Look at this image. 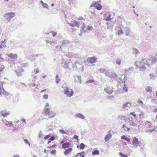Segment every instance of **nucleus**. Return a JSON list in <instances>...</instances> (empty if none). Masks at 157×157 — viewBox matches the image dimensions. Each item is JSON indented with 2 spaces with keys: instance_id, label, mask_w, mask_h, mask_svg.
<instances>
[{
  "instance_id": "nucleus-1",
  "label": "nucleus",
  "mask_w": 157,
  "mask_h": 157,
  "mask_svg": "<svg viewBox=\"0 0 157 157\" xmlns=\"http://www.w3.org/2000/svg\"><path fill=\"white\" fill-rule=\"evenodd\" d=\"M145 60V59H142L140 62H135L134 64L136 66L137 68H139L140 71H143L146 69V67L145 66L146 63Z\"/></svg>"
},
{
  "instance_id": "nucleus-2",
  "label": "nucleus",
  "mask_w": 157,
  "mask_h": 157,
  "mask_svg": "<svg viewBox=\"0 0 157 157\" xmlns=\"http://www.w3.org/2000/svg\"><path fill=\"white\" fill-rule=\"evenodd\" d=\"M15 16V14L14 13L9 12L6 13L4 16L6 19H7V21L10 22L11 18L14 17Z\"/></svg>"
},
{
  "instance_id": "nucleus-3",
  "label": "nucleus",
  "mask_w": 157,
  "mask_h": 157,
  "mask_svg": "<svg viewBox=\"0 0 157 157\" xmlns=\"http://www.w3.org/2000/svg\"><path fill=\"white\" fill-rule=\"evenodd\" d=\"M70 90L71 91H70V93L69 94V90L68 87L67 86L64 87V94L67 95V96L69 97H72L74 94V92L71 89Z\"/></svg>"
},
{
  "instance_id": "nucleus-4",
  "label": "nucleus",
  "mask_w": 157,
  "mask_h": 157,
  "mask_svg": "<svg viewBox=\"0 0 157 157\" xmlns=\"http://www.w3.org/2000/svg\"><path fill=\"white\" fill-rule=\"evenodd\" d=\"M156 59H155L151 58V59H145V62L146 65L147 66H150V65L155 63L156 62Z\"/></svg>"
},
{
  "instance_id": "nucleus-5",
  "label": "nucleus",
  "mask_w": 157,
  "mask_h": 157,
  "mask_svg": "<svg viewBox=\"0 0 157 157\" xmlns=\"http://www.w3.org/2000/svg\"><path fill=\"white\" fill-rule=\"evenodd\" d=\"M132 143V144L136 147H137L138 146H140L141 144V143L138 140V139L135 136L133 137Z\"/></svg>"
},
{
  "instance_id": "nucleus-6",
  "label": "nucleus",
  "mask_w": 157,
  "mask_h": 157,
  "mask_svg": "<svg viewBox=\"0 0 157 157\" xmlns=\"http://www.w3.org/2000/svg\"><path fill=\"white\" fill-rule=\"evenodd\" d=\"M97 59V58L95 56H93L91 57L88 58L87 60L90 63H93L95 62Z\"/></svg>"
},
{
  "instance_id": "nucleus-7",
  "label": "nucleus",
  "mask_w": 157,
  "mask_h": 157,
  "mask_svg": "<svg viewBox=\"0 0 157 157\" xmlns=\"http://www.w3.org/2000/svg\"><path fill=\"white\" fill-rule=\"evenodd\" d=\"M76 68L77 69H80L81 68V72H82L84 71V66L81 64L78 61H77V65Z\"/></svg>"
},
{
  "instance_id": "nucleus-8",
  "label": "nucleus",
  "mask_w": 157,
  "mask_h": 157,
  "mask_svg": "<svg viewBox=\"0 0 157 157\" xmlns=\"http://www.w3.org/2000/svg\"><path fill=\"white\" fill-rule=\"evenodd\" d=\"M112 137V135L110 133V132H108V134L105 136V137L104 140L105 142L108 141Z\"/></svg>"
},
{
  "instance_id": "nucleus-9",
  "label": "nucleus",
  "mask_w": 157,
  "mask_h": 157,
  "mask_svg": "<svg viewBox=\"0 0 157 157\" xmlns=\"http://www.w3.org/2000/svg\"><path fill=\"white\" fill-rule=\"evenodd\" d=\"M6 111V110H2V111L0 112V114L2 116L4 117H6L9 114L10 112H5Z\"/></svg>"
},
{
  "instance_id": "nucleus-10",
  "label": "nucleus",
  "mask_w": 157,
  "mask_h": 157,
  "mask_svg": "<svg viewBox=\"0 0 157 157\" xmlns=\"http://www.w3.org/2000/svg\"><path fill=\"white\" fill-rule=\"evenodd\" d=\"M104 91L106 93L109 94H112L113 91V90L110 88H105Z\"/></svg>"
},
{
  "instance_id": "nucleus-11",
  "label": "nucleus",
  "mask_w": 157,
  "mask_h": 157,
  "mask_svg": "<svg viewBox=\"0 0 157 157\" xmlns=\"http://www.w3.org/2000/svg\"><path fill=\"white\" fill-rule=\"evenodd\" d=\"M71 145V144L69 143H65L62 145V148L65 149L69 148Z\"/></svg>"
},
{
  "instance_id": "nucleus-12",
  "label": "nucleus",
  "mask_w": 157,
  "mask_h": 157,
  "mask_svg": "<svg viewBox=\"0 0 157 157\" xmlns=\"http://www.w3.org/2000/svg\"><path fill=\"white\" fill-rule=\"evenodd\" d=\"M124 31L126 32L125 35L128 36L129 35L131 30L128 27H125V28Z\"/></svg>"
},
{
  "instance_id": "nucleus-13",
  "label": "nucleus",
  "mask_w": 157,
  "mask_h": 157,
  "mask_svg": "<svg viewBox=\"0 0 157 157\" xmlns=\"http://www.w3.org/2000/svg\"><path fill=\"white\" fill-rule=\"evenodd\" d=\"M75 117H78L82 119H84L85 117L84 115L80 113H77L75 116Z\"/></svg>"
},
{
  "instance_id": "nucleus-14",
  "label": "nucleus",
  "mask_w": 157,
  "mask_h": 157,
  "mask_svg": "<svg viewBox=\"0 0 157 157\" xmlns=\"http://www.w3.org/2000/svg\"><path fill=\"white\" fill-rule=\"evenodd\" d=\"M7 56L12 59H16L17 58V54H13L12 53H10Z\"/></svg>"
},
{
  "instance_id": "nucleus-15",
  "label": "nucleus",
  "mask_w": 157,
  "mask_h": 157,
  "mask_svg": "<svg viewBox=\"0 0 157 157\" xmlns=\"http://www.w3.org/2000/svg\"><path fill=\"white\" fill-rule=\"evenodd\" d=\"M130 119H132V118L131 117H129L128 119V122L129 124V125L131 126H135L136 125V123H134L132 120H130Z\"/></svg>"
},
{
  "instance_id": "nucleus-16",
  "label": "nucleus",
  "mask_w": 157,
  "mask_h": 157,
  "mask_svg": "<svg viewBox=\"0 0 157 157\" xmlns=\"http://www.w3.org/2000/svg\"><path fill=\"white\" fill-rule=\"evenodd\" d=\"M131 106V104L129 102H127L123 105V108L125 109L126 107L130 108Z\"/></svg>"
},
{
  "instance_id": "nucleus-17",
  "label": "nucleus",
  "mask_w": 157,
  "mask_h": 157,
  "mask_svg": "<svg viewBox=\"0 0 157 157\" xmlns=\"http://www.w3.org/2000/svg\"><path fill=\"white\" fill-rule=\"evenodd\" d=\"M72 150V148H70L66 150L64 152V154L65 155H68Z\"/></svg>"
},
{
  "instance_id": "nucleus-18",
  "label": "nucleus",
  "mask_w": 157,
  "mask_h": 157,
  "mask_svg": "<svg viewBox=\"0 0 157 157\" xmlns=\"http://www.w3.org/2000/svg\"><path fill=\"white\" fill-rule=\"evenodd\" d=\"M56 115V114L55 113L51 111L49 113H48V114L47 115H48V117L50 118H52L54 117Z\"/></svg>"
},
{
  "instance_id": "nucleus-19",
  "label": "nucleus",
  "mask_w": 157,
  "mask_h": 157,
  "mask_svg": "<svg viewBox=\"0 0 157 157\" xmlns=\"http://www.w3.org/2000/svg\"><path fill=\"white\" fill-rule=\"evenodd\" d=\"M28 58L31 61H33L36 59V58L35 57L34 55L33 54L29 56Z\"/></svg>"
},
{
  "instance_id": "nucleus-20",
  "label": "nucleus",
  "mask_w": 157,
  "mask_h": 157,
  "mask_svg": "<svg viewBox=\"0 0 157 157\" xmlns=\"http://www.w3.org/2000/svg\"><path fill=\"white\" fill-rule=\"evenodd\" d=\"M109 77L111 78V79H113L114 80L115 78H116L117 77V75H116L114 73H113L110 74Z\"/></svg>"
},
{
  "instance_id": "nucleus-21",
  "label": "nucleus",
  "mask_w": 157,
  "mask_h": 157,
  "mask_svg": "<svg viewBox=\"0 0 157 157\" xmlns=\"http://www.w3.org/2000/svg\"><path fill=\"white\" fill-rule=\"evenodd\" d=\"M140 53L139 50L136 48H133V51L132 54L133 55H136Z\"/></svg>"
},
{
  "instance_id": "nucleus-22",
  "label": "nucleus",
  "mask_w": 157,
  "mask_h": 157,
  "mask_svg": "<svg viewBox=\"0 0 157 157\" xmlns=\"http://www.w3.org/2000/svg\"><path fill=\"white\" fill-rule=\"evenodd\" d=\"M121 139L124 140L128 142H129L130 141L128 137H127L125 135H123L121 136Z\"/></svg>"
},
{
  "instance_id": "nucleus-23",
  "label": "nucleus",
  "mask_w": 157,
  "mask_h": 157,
  "mask_svg": "<svg viewBox=\"0 0 157 157\" xmlns=\"http://www.w3.org/2000/svg\"><path fill=\"white\" fill-rule=\"evenodd\" d=\"M50 112V109L49 108L45 107L44 109V112L46 115H47L48 114V113H49Z\"/></svg>"
},
{
  "instance_id": "nucleus-24",
  "label": "nucleus",
  "mask_w": 157,
  "mask_h": 157,
  "mask_svg": "<svg viewBox=\"0 0 157 157\" xmlns=\"http://www.w3.org/2000/svg\"><path fill=\"white\" fill-rule=\"evenodd\" d=\"M40 3L41 4L43 7L48 9V5L47 4L44 3L42 1H40Z\"/></svg>"
},
{
  "instance_id": "nucleus-25",
  "label": "nucleus",
  "mask_w": 157,
  "mask_h": 157,
  "mask_svg": "<svg viewBox=\"0 0 157 157\" xmlns=\"http://www.w3.org/2000/svg\"><path fill=\"white\" fill-rule=\"evenodd\" d=\"M69 41L68 40H63L62 42V45H67L69 43Z\"/></svg>"
},
{
  "instance_id": "nucleus-26",
  "label": "nucleus",
  "mask_w": 157,
  "mask_h": 157,
  "mask_svg": "<svg viewBox=\"0 0 157 157\" xmlns=\"http://www.w3.org/2000/svg\"><path fill=\"white\" fill-rule=\"evenodd\" d=\"M98 4V2H92V4L91 5L90 7H95L96 6H97Z\"/></svg>"
},
{
  "instance_id": "nucleus-27",
  "label": "nucleus",
  "mask_w": 157,
  "mask_h": 157,
  "mask_svg": "<svg viewBox=\"0 0 157 157\" xmlns=\"http://www.w3.org/2000/svg\"><path fill=\"white\" fill-rule=\"evenodd\" d=\"M146 90L147 92L151 93L152 92V87L149 86H148L146 88Z\"/></svg>"
},
{
  "instance_id": "nucleus-28",
  "label": "nucleus",
  "mask_w": 157,
  "mask_h": 157,
  "mask_svg": "<svg viewBox=\"0 0 157 157\" xmlns=\"http://www.w3.org/2000/svg\"><path fill=\"white\" fill-rule=\"evenodd\" d=\"M55 137L54 136H52L50 137L48 140V141L47 143V144H49L52 141L55 140Z\"/></svg>"
},
{
  "instance_id": "nucleus-29",
  "label": "nucleus",
  "mask_w": 157,
  "mask_h": 157,
  "mask_svg": "<svg viewBox=\"0 0 157 157\" xmlns=\"http://www.w3.org/2000/svg\"><path fill=\"white\" fill-rule=\"evenodd\" d=\"M85 26V25L84 24V23L83 24L82 26L81 27L80 32H81L85 33L86 32V30H85L84 29V28Z\"/></svg>"
},
{
  "instance_id": "nucleus-30",
  "label": "nucleus",
  "mask_w": 157,
  "mask_h": 157,
  "mask_svg": "<svg viewBox=\"0 0 157 157\" xmlns=\"http://www.w3.org/2000/svg\"><path fill=\"white\" fill-rule=\"evenodd\" d=\"M99 153V151L98 150H96L93 151L92 152L93 155H98Z\"/></svg>"
},
{
  "instance_id": "nucleus-31",
  "label": "nucleus",
  "mask_w": 157,
  "mask_h": 157,
  "mask_svg": "<svg viewBox=\"0 0 157 157\" xmlns=\"http://www.w3.org/2000/svg\"><path fill=\"white\" fill-rule=\"evenodd\" d=\"M5 125L6 126H8L9 127H10L11 126L13 125V124L11 121L9 122L6 121V122L5 123Z\"/></svg>"
},
{
  "instance_id": "nucleus-32",
  "label": "nucleus",
  "mask_w": 157,
  "mask_h": 157,
  "mask_svg": "<svg viewBox=\"0 0 157 157\" xmlns=\"http://www.w3.org/2000/svg\"><path fill=\"white\" fill-rule=\"evenodd\" d=\"M104 74L106 76L109 77L110 75V72L108 70H105Z\"/></svg>"
},
{
  "instance_id": "nucleus-33",
  "label": "nucleus",
  "mask_w": 157,
  "mask_h": 157,
  "mask_svg": "<svg viewBox=\"0 0 157 157\" xmlns=\"http://www.w3.org/2000/svg\"><path fill=\"white\" fill-rule=\"evenodd\" d=\"M111 14H109L108 16L107 17V18L105 19V20L106 21H111L112 19L111 18Z\"/></svg>"
},
{
  "instance_id": "nucleus-34",
  "label": "nucleus",
  "mask_w": 157,
  "mask_h": 157,
  "mask_svg": "<svg viewBox=\"0 0 157 157\" xmlns=\"http://www.w3.org/2000/svg\"><path fill=\"white\" fill-rule=\"evenodd\" d=\"M125 117L121 115H119L118 116V119L120 120H125Z\"/></svg>"
},
{
  "instance_id": "nucleus-35",
  "label": "nucleus",
  "mask_w": 157,
  "mask_h": 157,
  "mask_svg": "<svg viewBox=\"0 0 157 157\" xmlns=\"http://www.w3.org/2000/svg\"><path fill=\"white\" fill-rule=\"evenodd\" d=\"M122 128L124 129L126 131L127 130L128 131H129L130 128H128L126 126H125V125L124 124L122 127Z\"/></svg>"
},
{
  "instance_id": "nucleus-36",
  "label": "nucleus",
  "mask_w": 157,
  "mask_h": 157,
  "mask_svg": "<svg viewBox=\"0 0 157 157\" xmlns=\"http://www.w3.org/2000/svg\"><path fill=\"white\" fill-rule=\"evenodd\" d=\"M85 145L82 143L80 144V149H83L85 148Z\"/></svg>"
},
{
  "instance_id": "nucleus-37",
  "label": "nucleus",
  "mask_w": 157,
  "mask_h": 157,
  "mask_svg": "<svg viewBox=\"0 0 157 157\" xmlns=\"http://www.w3.org/2000/svg\"><path fill=\"white\" fill-rule=\"evenodd\" d=\"M59 77L58 75H57L56 76V82L57 83H58L60 81V79L59 78Z\"/></svg>"
},
{
  "instance_id": "nucleus-38",
  "label": "nucleus",
  "mask_w": 157,
  "mask_h": 157,
  "mask_svg": "<svg viewBox=\"0 0 157 157\" xmlns=\"http://www.w3.org/2000/svg\"><path fill=\"white\" fill-rule=\"evenodd\" d=\"M124 32L121 28L119 30H118L117 31V34L118 35L122 34Z\"/></svg>"
},
{
  "instance_id": "nucleus-39",
  "label": "nucleus",
  "mask_w": 157,
  "mask_h": 157,
  "mask_svg": "<svg viewBox=\"0 0 157 157\" xmlns=\"http://www.w3.org/2000/svg\"><path fill=\"white\" fill-rule=\"evenodd\" d=\"M95 7L96 8L97 10H99L101 9L102 7L100 4H98L97 6H96Z\"/></svg>"
},
{
  "instance_id": "nucleus-40",
  "label": "nucleus",
  "mask_w": 157,
  "mask_h": 157,
  "mask_svg": "<svg viewBox=\"0 0 157 157\" xmlns=\"http://www.w3.org/2000/svg\"><path fill=\"white\" fill-rule=\"evenodd\" d=\"M119 154L121 157H127L128 155H126L123 154L122 152H120Z\"/></svg>"
},
{
  "instance_id": "nucleus-41",
  "label": "nucleus",
  "mask_w": 157,
  "mask_h": 157,
  "mask_svg": "<svg viewBox=\"0 0 157 157\" xmlns=\"http://www.w3.org/2000/svg\"><path fill=\"white\" fill-rule=\"evenodd\" d=\"M105 70V69L100 68L98 70V71L101 73H104Z\"/></svg>"
},
{
  "instance_id": "nucleus-42",
  "label": "nucleus",
  "mask_w": 157,
  "mask_h": 157,
  "mask_svg": "<svg viewBox=\"0 0 157 157\" xmlns=\"http://www.w3.org/2000/svg\"><path fill=\"white\" fill-rule=\"evenodd\" d=\"M123 90L125 91V92H127L128 91V88L126 87V85L124 84V86L123 87Z\"/></svg>"
},
{
  "instance_id": "nucleus-43",
  "label": "nucleus",
  "mask_w": 157,
  "mask_h": 157,
  "mask_svg": "<svg viewBox=\"0 0 157 157\" xmlns=\"http://www.w3.org/2000/svg\"><path fill=\"white\" fill-rule=\"evenodd\" d=\"M121 62V60L120 59H117L116 61V63L118 65H120Z\"/></svg>"
},
{
  "instance_id": "nucleus-44",
  "label": "nucleus",
  "mask_w": 157,
  "mask_h": 157,
  "mask_svg": "<svg viewBox=\"0 0 157 157\" xmlns=\"http://www.w3.org/2000/svg\"><path fill=\"white\" fill-rule=\"evenodd\" d=\"M74 26L77 27L78 28L79 27V25L78 23L76 21H75L74 22Z\"/></svg>"
},
{
  "instance_id": "nucleus-45",
  "label": "nucleus",
  "mask_w": 157,
  "mask_h": 157,
  "mask_svg": "<svg viewBox=\"0 0 157 157\" xmlns=\"http://www.w3.org/2000/svg\"><path fill=\"white\" fill-rule=\"evenodd\" d=\"M59 132L62 134H67V133L63 130L60 129L59 130Z\"/></svg>"
},
{
  "instance_id": "nucleus-46",
  "label": "nucleus",
  "mask_w": 157,
  "mask_h": 157,
  "mask_svg": "<svg viewBox=\"0 0 157 157\" xmlns=\"http://www.w3.org/2000/svg\"><path fill=\"white\" fill-rule=\"evenodd\" d=\"M2 89L3 90V93L5 95H9V94H10V93L8 92L5 91V89L3 87H2Z\"/></svg>"
},
{
  "instance_id": "nucleus-47",
  "label": "nucleus",
  "mask_w": 157,
  "mask_h": 157,
  "mask_svg": "<svg viewBox=\"0 0 157 157\" xmlns=\"http://www.w3.org/2000/svg\"><path fill=\"white\" fill-rule=\"evenodd\" d=\"M149 76L151 79H154V78L155 77V75L152 74H150Z\"/></svg>"
},
{
  "instance_id": "nucleus-48",
  "label": "nucleus",
  "mask_w": 157,
  "mask_h": 157,
  "mask_svg": "<svg viewBox=\"0 0 157 157\" xmlns=\"http://www.w3.org/2000/svg\"><path fill=\"white\" fill-rule=\"evenodd\" d=\"M24 141L25 142V143L27 144H28L29 147L30 146V144L29 143V141L26 139H24Z\"/></svg>"
},
{
  "instance_id": "nucleus-49",
  "label": "nucleus",
  "mask_w": 157,
  "mask_h": 157,
  "mask_svg": "<svg viewBox=\"0 0 157 157\" xmlns=\"http://www.w3.org/2000/svg\"><path fill=\"white\" fill-rule=\"evenodd\" d=\"M94 82V80L93 79H90L89 80L86 82V83H93Z\"/></svg>"
},
{
  "instance_id": "nucleus-50",
  "label": "nucleus",
  "mask_w": 157,
  "mask_h": 157,
  "mask_svg": "<svg viewBox=\"0 0 157 157\" xmlns=\"http://www.w3.org/2000/svg\"><path fill=\"white\" fill-rule=\"evenodd\" d=\"M50 153L52 155H56V151L55 150H53L51 151Z\"/></svg>"
},
{
  "instance_id": "nucleus-51",
  "label": "nucleus",
  "mask_w": 157,
  "mask_h": 157,
  "mask_svg": "<svg viewBox=\"0 0 157 157\" xmlns=\"http://www.w3.org/2000/svg\"><path fill=\"white\" fill-rule=\"evenodd\" d=\"M76 77L77 78L78 80L79 81V82L80 83H81V76L78 75H76Z\"/></svg>"
},
{
  "instance_id": "nucleus-52",
  "label": "nucleus",
  "mask_w": 157,
  "mask_h": 157,
  "mask_svg": "<svg viewBox=\"0 0 157 157\" xmlns=\"http://www.w3.org/2000/svg\"><path fill=\"white\" fill-rule=\"evenodd\" d=\"M137 103L141 105H142L143 104V102L141 100L139 99L137 101Z\"/></svg>"
},
{
  "instance_id": "nucleus-53",
  "label": "nucleus",
  "mask_w": 157,
  "mask_h": 157,
  "mask_svg": "<svg viewBox=\"0 0 157 157\" xmlns=\"http://www.w3.org/2000/svg\"><path fill=\"white\" fill-rule=\"evenodd\" d=\"M93 28V27L91 26H88L87 28H86L87 30L89 31H90L92 30Z\"/></svg>"
},
{
  "instance_id": "nucleus-54",
  "label": "nucleus",
  "mask_w": 157,
  "mask_h": 157,
  "mask_svg": "<svg viewBox=\"0 0 157 157\" xmlns=\"http://www.w3.org/2000/svg\"><path fill=\"white\" fill-rule=\"evenodd\" d=\"M124 78L122 80H121V78H120V79H121V81L122 82L125 83V81L126 80V77L124 75Z\"/></svg>"
},
{
  "instance_id": "nucleus-55",
  "label": "nucleus",
  "mask_w": 157,
  "mask_h": 157,
  "mask_svg": "<svg viewBox=\"0 0 157 157\" xmlns=\"http://www.w3.org/2000/svg\"><path fill=\"white\" fill-rule=\"evenodd\" d=\"M48 94H44L43 95V98L44 99H47L48 98Z\"/></svg>"
},
{
  "instance_id": "nucleus-56",
  "label": "nucleus",
  "mask_w": 157,
  "mask_h": 157,
  "mask_svg": "<svg viewBox=\"0 0 157 157\" xmlns=\"http://www.w3.org/2000/svg\"><path fill=\"white\" fill-rule=\"evenodd\" d=\"M50 136L49 135H47L44 136V139L45 140H46L48 138H49Z\"/></svg>"
},
{
  "instance_id": "nucleus-57",
  "label": "nucleus",
  "mask_w": 157,
  "mask_h": 157,
  "mask_svg": "<svg viewBox=\"0 0 157 157\" xmlns=\"http://www.w3.org/2000/svg\"><path fill=\"white\" fill-rule=\"evenodd\" d=\"M51 33H52V36L53 37L55 36H56L57 35V33L56 32H55L54 31H52Z\"/></svg>"
},
{
  "instance_id": "nucleus-58",
  "label": "nucleus",
  "mask_w": 157,
  "mask_h": 157,
  "mask_svg": "<svg viewBox=\"0 0 157 157\" xmlns=\"http://www.w3.org/2000/svg\"><path fill=\"white\" fill-rule=\"evenodd\" d=\"M16 75L17 76H21L22 75V73L21 72H16Z\"/></svg>"
},
{
  "instance_id": "nucleus-59",
  "label": "nucleus",
  "mask_w": 157,
  "mask_h": 157,
  "mask_svg": "<svg viewBox=\"0 0 157 157\" xmlns=\"http://www.w3.org/2000/svg\"><path fill=\"white\" fill-rule=\"evenodd\" d=\"M78 136L77 135H75L73 136V138L79 141V140L78 139Z\"/></svg>"
},
{
  "instance_id": "nucleus-60",
  "label": "nucleus",
  "mask_w": 157,
  "mask_h": 157,
  "mask_svg": "<svg viewBox=\"0 0 157 157\" xmlns=\"http://www.w3.org/2000/svg\"><path fill=\"white\" fill-rule=\"evenodd\" d=\"M5 68V66L4 65H2L1 66L0 70L2 72Z\"/></svg>"
},
{
  "instance_id": "nucleus-61",
  "label": "nucleus",
  "mask_w": 157,
  "mask_h": 157,
  "mask_svg": "<svg viewBox=\"0 0 157 157\" xmlns=\"http://www.w3.org/2000/svg\"><path fill=\"white\" fill-rule=\"evenodd\" d=\"M155 128H154L153 129H149V130H148L149 131L151 132H153V131H156V130H155Z\"/></svg>"
},
{
  "instance_id": "nucleus-62",
  "label": "nucleus",
  "mask_w": 157,
  "mask_h": 157,
  "mask_svg": "<svg viewBox=\"0 0 157 157\" xmlns=\"http://www.w3.org/2000/svg\"><path fill=\"white\" fill-rule=\"evenodd\" d=\"M78 154H79L80 156L81 157H84V155L82 152H79L78 153Z\"/></svg>"
},
{
  "instance_id": "nucleus-63",
  "label": "nucleus",
  "mask_w": 157,
  "mask_h": 157,
  "mask_svg": "<svg viewBox=\"0 0 157 157\" xmlns=\"http://www.w3.org/2000/svg\"><path fill=\"white\" fill-rule=\"evenodd\" d=\"M28 64V63H23L22 64V66H23V67H26Z\"/></svg>"
},
{
  "instance_id": "nucleus-64",
  "label": "nucleus",
  "mask_w": 157,
  "mask_h": 157,
  "mask_svg": "<svg viewBox=\"0 0 157 157\" xmlns=\"http://www.w3.org/2000/svg\"><path fill=\"white\" fill-rule=\"evenodd\" d=\"M130 115H133L134 117H135L136 116V115L135 113H134L133 112L130 113Z\"/></svg>"
}]
</instances>
